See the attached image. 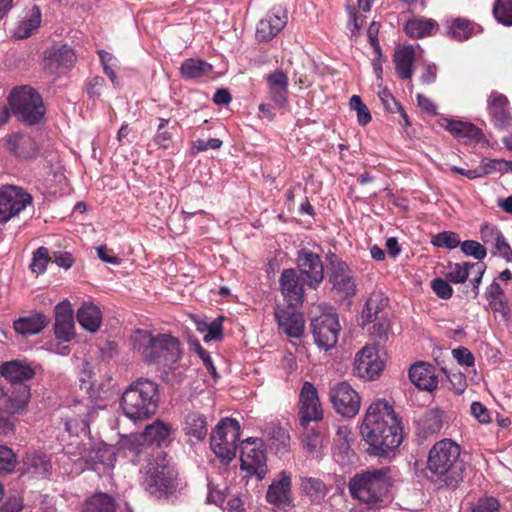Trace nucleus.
Instances as JSON below:
<instances>
[{"mask_svg":"<svg viewBox=\"0 0 512 512\" xmlns=\"http://www.w3.org/2000/svg\"><path fill=\"white\" fill-rule=\"evenodd\" d=\"M360 432L370 446V453L377 456L388 455L403 440L401 420L385 400H378L368 407Z\"/></svg>","mask_w":512,"mask_h":512,"instance_id":"1","label":"nucleus"},{"mask_svg":"<svg viewBox=\"0 0 512 512\" xmlns=\"http://www.w3.org/2000/svg\"><path fill=\"white\" fill-rule=\"evenodd\" d=\"M465 470L461 448L453 440H440L430 449L425 477L436 489L456 490L464 480Z\"/></svg>","mask_w":512,"mask_h":512,"instance_id":"2","label":"nucleus"},{"mask_svg":"<svg viewBox=\"0 0 512 512\" xmlns=\"http://www.w3.org/2000/svg\"><path fill=\"white\" fill-rule=\"evenodd\" d=\"M133 348L141 355L145 363L171 368L182 354L180 340L168 333L154 335L147 330H136L131 336Z\"/></svg>","mask_w":512,"mask_h":512,"instance_id":"3","label":"nucleus"},{"mask_svg":"<svg viewBox=\"0 0 512 512\" xmlns=\"http://www.w3.org/2000/svg\"><path fill=\"white\" fill-rule=\"evenodd\" d=\"M393 485L391 469L382 467L356 473L348 483L352 498L375 508L381 505Z\"/></svg>","mask_w":512,"mask_h":512,"instance_id":"4","label":"nucleus"},{"mask_svg":"<svg viewBox=\"0 0 512 512\" xmlns=\"http://www.w3.org/2000/svg\"><path fill=\"white\" fill-rule=\"evenodd\" d=\"M158 384L146 378H140L124 391L120 406L126 417L133 421H142L152 417L158 410Z\"/></svg>","mask_w":512,"mask_h":512,"instance_id":"5","label":"nucleus"},{"mask_svg":"<svg viewBox=\"0 0 512 512\" xmlns=\"http://www.w3.org/2000/svg\"><path fill=\"white\" fill-rule=\"evenodd\" d=\"M177 471L170 465L166 454L157 451L151 454L145 467L143 487L152 496L157 498L166 497L177 488Z\"/></svg>","mask_w":512,"mask_h":512,"instance_id":"6","label":"nucleus"},{"mask_svg":"<svg viewBox=\"0 0 512 512\" xmlns=\"http://www.w3.org/2000/svg\"><path fill=\"white\" fill-rule=\"evenodd\" d=\"M9 105L14 115L27 125L38 123L45 114L41 95L30 86L14 88L9 95Z\"/></svg>","mask_w":512,"mask_h":512,"instance_id":"7","label":"nucleus"},{"mask_svg":"<svg viewBox=\"0 0 512 512\" xmlns=\"http://www.w3.org/2000/svg\"><path fill=\"white\" fill-rule=\"evenodd\" d=\"M240 439V424L236 419L224 418L216 425L210 438V447L222 461H231Z\"/></svg>","mask_w":512,"mask_h":512,"instance_id":"8","label":"nucleus"},{"mask_svg":"<svg viewBox=\"0 0 512 512\" xmlns=\"http://www.w3.org/2000/svg\"><path fill=\"white\" fill-rule=\"evenodd\" d=\"M329 282L332 289L343 298L352 297L356 294V283L349 266L336 254L327 255Z\"/></svg>","mask_w":512,"mask_h":512,"instance_id":"9","label":"nucleus"},{"mask_svg":"<svg viewBox=\"0 0 512 512\" xmlns=\"http://www.w3.org/2000/svg\"><path fill=\"white\" fill-rule=\"evenodd\" d=\"M240 461L241 469L249 475H255L258 480H262L268 471L266 452L260 439L242 442Z\"/></svg>","mask_w":512,"mask_h":512,"instance_id":"10","label":"nucleus"},{"mask_svg":"<svg viewBox=\"0 0 512 512\" xmlns=\"http://www.w3.org/2000/svg\"><path fill=\"white\" fill-rule=\"evenodd\" d=\"M32 203V196L23 188L5 185L0 188V222L7 223Z\"/></svg>","mask_w":512,"mask_h":512,"instance_id":"11","label":"nucleus"},{"mask_svg":"<svg viewBox=\"0 0 512 512\" xmlns=\"http://www.w3.org/2000/svg\"><path fill=\"white\" fill-rule=\"evenodd\" d=\"M311 328L314 341L319 348L327 351L336 345L341 327L335 312L323 313L313 318Z\"/></svg>","mask_w":512,"mask_h":512,"instance_id":"12","label":"nucleus"},{"mask_svg":"<svg viewBox=\"0 0 512 512\" xmlns=\"http://www.w3.org/2000/svg\"><path fill=\"white\" fill-rule=\"evenodd\" d=\"M296 264L307 286L317 289L324 280V265L321 257L307 248H302L297 252Z\"/></svg>","mask_w":512,"mask_h":512,"instance_id":"13","label":"nucleus"},{"mask_svg":"<svg viewBox=\"0 0 512 512\" xmlns=\"http://www.w3.org/2000/svg\"><path fill=\"white\" fill-rule=\"evenodd\" d=\"M300 425L308 427L309 423L323 419V410L316 387L310 382H304L299 396Z\"/></svg>","mask_w":512,"mask_h":512,"instance_id":"14","label":"nucleus"},{"mask_svg":"<svg viewBox=\"0 0 512 512\" xmlns=\"http://www.w3.org/2000/svg\"><path fill=\"white\" fill-rule=\"evenodd\" d=\"M330 401L336 412L345 417H354L360 409V397L347 382H340L331 388Z\"/></svg>","mask_w":512,"mask_h":512,"instance_id":"15","label":"nucleus"},{"mask_svg":"<svg viewBox=\"0 0 512 512\" xmlns=\"http://www.w3.org/2000/svg\"><path fill=\"white\" fill-rule=\"evenodd\" d=\"M383 367L384 363L375 346L366 345L355 356L354 373L360 378L374 380Z\"/></svg>","mask_w":512,"mask_h":512,"instance_id":"16","label":"nucleus"},{"mask_svg":"<svg viewBox=\"0 0 512 512\" xmlns=\"http://www.w3.org/2000/svg\"><path fill=\"white\" fill-rule=\"evenodd\" d=\"M299 306L287 305L286 307L275 309V318L279 329L289 337L300 338L303 335L305 320Z\"/></svg>","mask_w":512,"mask_h":512,"instance_id":"17","label":"nucleus"},{"mask_svg":"<svg viewBox=\"0 0 512 512\" xmlns=\"http://www.w3.org/2000/svg\"><path fill=\"white\" fill-rule=\"evenodd\" d=\"M487 110L491 123L497 129H508L512 126L510 103L504 94L492 91L487 100Z\"/></svg>","mask_w":512,"mask_h":512,"instance_id":"18","label":"nucleus"},{"mask_svg":"<svg viewBox=\"0 0 512 512\" xmlns=\"http://www.w3.org/2000/svg\"><path fill=\"white\" fill-rule=\"evenodd\" d=\"M279 285L287 305H302L304 302V285L296 269H284L279 278Z\"/></svg>","mask_w":512,"mask_h":512,"instance_id":"19","label":"nucleus"},{"mask_svg":"<svg viewBox=\"0 0 512 512\" xmlns=\"http://www.w3.org/2000/svg\"><path fill=\"white\" fill-rule=\"evenodd\" d=\"M292 477L286 470L281 471L278 477L268 487L266 500L268 503L285 509L292 504L291 496Z\"/></svg>","mask_w":512,"mask_h":512,"instance_id":"20","label":"nucleus"},{"mask_svg":"<svg viewBox=\"0 0 512 512\" xmlns=\"http://www.w3.org/2000/svg\"><path fill=\"white\" fill-rule=\"evenodd\" d=\"M480 234L484 244L492 247V255L499 256L506 262L512 263V248L498 227L484 223L480 228Z\"/></svg>","mask_w":512,"mask_h":512,"instance_id":"21","label":"nucleus"},{"mask_svg":"<svg viewBox=\"0 0 512 512\" xmlns=\"http://www.w3.org/2000/svg\"><path fill=\"white\" fill-rule=\"evenodd\" d=\"M52 463L49 456L42 452H27L23 458L22 475L31 479H44L50 476Z\"/></svg>","mask_w":512,"mask_h":512,"instance_id":"22","label":"nucleus"},{"mask_svg":"<svg viewBox=\"0 0 512 512\" xmlns=\"http://www.w3.org/2000/svg\"><path fill=\"white\" fill-rule=\"evenodd\" d=\"M287 24V15L284 11H270L257 24L256 36L260 41L272 40Z\"/></svg>","mask_w":512,"mask_h":512,"instance_id":"23","label":"nucleus"},{"mask_svg":"<svg viewBox=\"0 0 512 512\" xmlns=\"http://www.w3.org/2000/svg\"><path fill=\"white\" fill-rule=\"evenodd\" d=\"M268 94L270 100L277 108H284L288 101L289 79L286 73L281 70L269 73L266 76Z\"/></svg>","mask_w":512,"mask_h":512,"instance_id":"24","label":"nucleus"},{"mask_svg":"<svg viewBox=\"0 0 512 512\" xmlns=\"http://www.w3.org/2000/svg\"><path fill=\"white\" fill-rule=\"evenodd\" d=\"M411 382L420 390L433 391L438 387L436 369L427 362H418L409 369Z\"/></svg>","mask_w":512,"mask_h":512,"instance_id":"25","label":"nucleus"},{"mask_svg":"<svg viewBox=\"0 0 512 512\" xmlns=\"http://www.w3.org/2000/svg\"><path fill=\"white\" fill-rule=\"evenodd\" d=\"M54 332L57 339L69 342L75 335L73 311L68 303L55 307Z\"/></svg>","mask_w":512,"mask_h":512,"instance_id":"26","label":"nucleus"},{"mask_svg":"<svg viewBox=\"0 0 512 512\" xmlns=\"http://www.w3.org/2000/svg\"><path fill=\"white\" fill-rule=\"evenodd\" d=\"M6 148L14 155L31 159L38 155L39 147L36 141L27 134L15 133L6 140Z\"/></svg>","mask_w":512,"mask_h":512,"instance_id":"27","label":"nucleus"},{"mask_svg":"<svg viewBox=\"0 0 512 512\" xmlns=\"http://www.w3.org/2000/svg\"><path fill=\"white\" fill-rule=\"evenodd\" d=\"M77 57L74 50L68 45H62L59 48L49 52L46 56L45 69L52 73L71 69L76 63Z\"/></svg>","mask_w":512,"mask_h":512,"instance_id":"28","label":"nucleus"},{"mask_svg":"<svg viewBox=\"0 0 512 512\" xmlns=\"http://www.w3.org/2000/svg\"><path fill=\"white\" fill-rule=\"evenodd\" d=\"M0 374L7 379L13 387L33 379L35 371L29 364L13 360L5 362L0 366Z\"/></svg>","mask_w":512,"mask_h":512,"instance_id":"29","label":"nucleus"},{"mask_svg":"<svg viewBox=\"0 0 512 512\" xmlns=\"http://www.w3.org/2000/svg\"><path fill=\"white\" fill-rule=\"evenodd\" d=\"M306 431L302 435L301 443L303 449L308 454L309 457L314 459H322L324 456V450L328 445V439L326 435L317 429L305 428Z\"/></svg>","mask_w":512,"mask_h":512,"instance_id":"30","label":"nucleus"},{"mask_svg":"<svg viewBox=\"0 0 512 512\" xmlns=\"http://www.w3.org/2000/svg\"><path fill=\"white\" fill-rule=\"evenodd\" d=\"M182 430L191 439L198 442L204 441L208 435L206 416L196 411L188 413L184 418Z\"/></svg>","mask_w":512,"mask_h":512,"instance_id":"31","label":"nucleus"},{"mask_svg":"<svg viewBox=\"0 0 512 512\" xmlns=\"http://www.w3.org/2000/svg\"><path fill=\"white\" fill-rule=\"evenodd\" d=\"M445 128L455 138H457L460 141H463L464 143H468L471 141L479 142L483 137L482 130L469 122L447 120Z\"/></svg>","mask_w":512,"mask_h":512,"instance_id":"32","label":"nucleus"},{"mask_svg":"<svg viewBox=\"0 0 512 512\" xmlns=\"http://www.w3.org/2000/svg\"><path fill=\"white\" fill-rule=\"evenodd\" d=\"M172 431L173 429L170 424L157 419L152 424L146 426L143 436L145 442L160 447L170 443Z\"/></svg>","mask_w":512,"mask_h":512,"instance_id":"33","label":"nucleus"},{"mask_svg":"<svg viewBox=\"0 0 512 512\" xmlns=\"http://www.w3.org/2000/svg\"><path fill=\"white\" fill-rule=\"evenodd\" d=\"M415 61V50L408 45L397 49L394 53L396 73L403 80H410L413 75V64Z\"/></svg>","mask_w":512,"mask_h":512,"instance_id":"34","label":"nucleus"},{"mask_svg":"<svg viewBox=\"0 0 512 512\" xmlns=\"http://www.w3.org/2000/svg\"><path fill=\"white\" fill-rule=\"evenodd\" d=\"M77 320L87 331L96 332L102 323V312L97 305L85 302L77 311Z\"/></svg>","mask_w":512,"mask_h":512,"instance_id":"35","label":"nucleus"},{"mask_svg":"<svg viewBox=\"0 0 512 512\" xmlns=\"http://www.w3.org/2000/svg\"><path fill=\"white\" fill-rule=\"evenodd\" d=\"M117 502L105 492H95L82 504L80 512H116Z\"/></svg>","mask_w":512,"mask_h":512,"instance_id":"36","label":"nucleus"},{"mask_svg":"<svg viewBox=\"0 0 512 512\" xmlns=\"http://www.w3.org/2000/svg\"><path fill=\"white\" fill-rule=\"evenodd\" d=\"M388 305V298L381 292L372 293L365 302L362 310L363 325L372 323L383 315L384 309Z\"/></svg>","mask_w":512,"mask_h":512,"instance_id":"37","label":"nucleus"},{"mask_svg":"<svg viewBox=\"0 0 512 512\" xmlns=\"http://www.w3.org/2000/svg\"><path fill=\"white\" fill-rule=\"evenodd\" d=\"M448 28V35L459 42L468 40L473 34L482 31L479 25L461 17L451 20Z\"/></svg>","mask_w":512,"mask_h":512,"instance_id":"38","label":"nucleus"},{"mask_svg":"<svg viewBox=\"0 0 512 512\" xmlns=\"http://www.w3.org/2000/svg\"><path fill=\"white\" fill-rule=\"evenodd\" d=\"M30 398L31 389L26 383H20L18 386H13L7 404L8 412L12 415L20 414L28 406Z\"/></svg>","mask_w":512,"mask_h":512,"instance_id":"39","label":"nucleus"},{"mask_svg":"<svg viewBox=\"0 0 512 512\" xmlns=\"http://www.w3.org/2000/svg\"><path fill=\"white\" fill-rule=\"evenodd\" d=\"M47 324V317L42 313H37L16 320L14 322V329L17 333L22 335H34L40 333Z\"/></svg>","mask_w":512,"mask_h":512,"instance_id":"40","label":"nucleus"},{"mask_svg":"<svg viewBox=\"0 0 512 512\" xmlns=\"http://www.w3.org/2000/svg\"><path fill=\"white\" fill-rule=\"evenodd\" d=\"M300 489L314 503H320L329 492L327 485L315 477H302Z\"/></svg>","mask_w":512,"mask_h":512,"instance_id":"41","label":"nucleus"},{"mask_svg":"<svg viewBox=\"0 0 512 512\" xmlns=\"http://www.w3.org/2000/svg\"><path fill=\"white\" fill-rule=\"evenodd\" d=\"M212 65L199 58L186 59L180 67V73L187 80L204 77L212 72Z\"/></svg>","mask_w":512,"mask_h":512,"instance_id":"42","label":"nucleus"},{"mask_svg":"<svg viewBox=\"0 0 512 512\" xmlns=\"http://www.w3.org/2000/svg\"><path fill=\"white\" fill-rule=\"evenodd\" d=\"M437 26L433 19L413 18L406 22L404 31L410 38L419 39L432 35Z\"/></svg>","mask_w":512,"mask_h":512,"instance_id":"43","label":"nucleus"},{"mask_svg":"<svg viewBox=\"0 0 512 512\" xmlns=\"http://www.w3.org/2000/svg\"><path fill=\"white\" fill-rule=\"evenodd\" d=\"M41 24V10L38 6L34 5L29 13V16L22 20L14 31V36L17 39H26L30 37Z\"/></svg>","mask_w":512,"mask_h":512,"instance_id":"44","label":"nucleus"},{"mask_svg":"<svg viewBox=\"0 0 512 512\" xmlns=\"http://www.w3.org/2000/svg\"><path fill=\"white\" fill-rule=\"evenodd\" d=\"M169 123L170 118H159V124L153 137L154 143L163 149H168L171 147L173 143L172 130L178 124L177 121H174L173 125L168 127Z\"/></svg>","mask_w":512,"mask_h":512,"instance_id":"45","label":"nucleus"},{"mask_svg":"<svg viewBox=\"0 0 512 512\" xmlns=\"http://www.w3.org/2000/svg\"><path fill=\"white\" fill-rule=\"evenodd\" d=\"M477 263H455L450 264V271L446 274V279L454 284L464 283L468 276L470 268H475Z\"/></svg>","mask_w":512,"mask_h":512,"instance_id":"46","label":"nucleus"},{"mask_svg":"<svg viewBox=\"0 0 512 512\" xmlns=\"http://www.w3.org/2000/svg\"><path fill=\"white\" fill-rule=\"evenodd\" d=\"M492 12L499 23L512 26V0H496Z\"/></svg>","mask_w":512,"mask_h":512,"instance_id":"47","label":"nucleus"},{"mask_svg":"<svg viewBox=\"0 0 512 512\" xmlns=\"http://www.w3.org/2000/svg\"><path fill=\"white\" fill-rule=\"evenodd\" d=\"M431 243L436 247L454 249L461 244V239L456 232L444 231L434 235Z\"/></svg>","mask_w":512,"mask_h":512,"instance_id":"48","label":"nucleus"},{"mask_svg":"<svg viewBox=\"0 0 512 512\" xmlns=\"http://www.w3.org/2000/svg\"><path fill=\"white\" fill-rule=\"evenodd\" d=\"M511 165H512L511 161H506V160H503V159L484 158L480 162L479 166H477V169H478V172H479V176L481 178V177L493 174V173H495L497 171L502 172L503 171V166L508 167V166H511Z\"/></svg>","mask_w":512,"mask_h":512,"instance_id":"49","label":"nucleus"},{"mask_svg":"<svg viewBox=\"0 0 512 512\" xmlns=\"http://www.w3.org/2000/svg\"><path fill=\"white\" fill-rule=\"evenodd\" d=\"M17 456L11 448L0 445V474L11 473L17 465Z\"/></svg>","mask_w":512,"mask_h":512,"instance_id":"50","label":"nucleus"},{"mask_svg":"<svg viewBox=\"0 0 512 512\" xmlns=\"http://www.w3.org/2000/svg\"><path fill=\"white\" fill-rule=\"evenodd\" d=\"M350 108L357 113V121L359 125L366 126L372 119L368 107L363 103L358 95H353L349 101Z\"/></svg>","mask_w":512,"mask_h":512,"instance_id":"51","label":"nucleus"},{"mask_svg":"<svg viewBox=\"0 0 512 512\" xmlns=\"http://www.w3.org/2000/svg\"><path fill=\"white\" fill-rule=\"evenodd\" d=\"M49 251L46 247H39L34 253L30 269L32 272L42 274L45 272L47 264L50 262Z\"/></svg>","mask_w":512,"mask_h":512,"instance_id":"52","label":"nucleus"},{"mask_svg":"<svg viewBox=\"0 0 512 512\" xmlns=\"http://www.w3.org/2000/svg\"><path fill=\"white\" fill-rule=\"evenodd\" d=\"M460 247L465 255L471 256L478 261L483 260L487 255L485 246L475 240L461 242Z\"/></svg>","mask_w":512,"mask_h":512,"instance_id":"53","label":"nucleus"},{"mask_svg":"<svg viewBox=\"0 0 512 512\" xmlns=\"http://www.w3.org/2000/svg\"><path fill=\"white\" fill-rule=\"evenodd\" d=\"M500 502L496 497L483 496L478 499L470 512H500Z\"/></svg>","mask_w":512,"mask_h":512,"instance_id":"54","label":"nucleus"},{"mask_svg":"<svg viewBox=\"0 0 512 512\" xmlns=\"http://www.w3.org/2000/svg\"><path fill=\"white\" fill-rule=\"evenodd\" d=\"M374 322L375 323L372 326L371 335L374 339L380 342L386 341L388 339V333L390 330V322L388 318L384 315H381V317Z\"/></svg>","mask_w":512,"mask_h":512,"instance_id":"55","label":"nucleus"},{"mask_svg":"<svg viewBox=\"0 0 512 512\" xmlns=\"http://www.w3.org/2000/svg\"><path fill=\"white\" fill-rule=\"evenodd\" d=\"M194 351L197 353L199 358L202 360L203 365L209 372V374L213 377L214 380L219 379V374L217 373L216 367L213 364L212 358L210 354L201 346V344L196 341L194 344Z\"/></svg>","mask_w":512,"mask_h":512,"instance_id":"56","label":"nucleus"},{"mask_svg":"<svg viewBox=\"0 0 512 512\" xmlns=\"http://www.w3.org/2000/svg\"><path fill=\"white\" fill-rule=\"evenodd\" d=\"M431 288L433 292L443 300H448L453 295L452 287L446 280L442 278L433 279L431 282Z\"/></svg>","mask_w":512,"mask_h":512,"instance_id":"57","label":"nucleus"},{"mask_svg":"<svg viewBox=\"0 0 512 512\" xmlns=\"http://www.w3.org/2000/svg\"><path fill=\"white\" fill-rule=\"evenodd\" d=\"M223 338L222 318H216L207 325V333L204 335V341L221 340Z\"/></svg>","mask_w":512,"mask_h":512,"instance_id":"58","label":"nucleus"},{"mask_svg":"<svg viewBox=\"0 0 512 512\" xmlns=\"http://www.w3.org/2000/svg\"><path fill=\"white\" fill-rule=\"evenodd\" d=\"M378 95L383 106L388 112L396 113V110L400 109V103L394 98L387 88L381 89Z\"/></svg>","mask_w":512,"mask_h":512,"instance_id":"59","label":"nucleus"},{"mask_svg":"<svg viewBox=\"0 0 512 512\" xmlns=\"http://www.w3.org/2000/svg\"><path fill=\"white\" fill-rule=\"evenodd\" d=\"M222 146V141L218 138H211L209 140L197 139L192 144L193 153H200L208 149H219Z\"/></svg>","mask_w":512,"mask_h":512,"instance_id":"60","label":"nucleus"},{"mask_svg":"<svg viewBox=\"0 0 512 512\" xmlns=\"http://www.w3.org/2000/svg\"><path fill=\"white\" fill-rule=\"evenodd\" d=\"M452 354L460 365L471 367L475 363L474 355L466 347L460 346L454 349Z\"/></svg>","mask_w":512,"mask_h":512,"instance_id":"61","label":"nucleus"},{"mask_svg":"<svg viewBox=\"0 0 512 512\" xmlns=\"http://www.w3.org/2000/svg\"><path fill=\"white\" fill-rule=\"evenodd\" d=\"M271 439L274 441V444L277 445L278 450L280 448L287 450L290 445V435L285 429L281 427H276L273 429Z\"/></svg>","mask_w":512,"mask_h":512,"instance_id":"62","label":"nucleus"},{"mask_svg":"<svg viewBox=\"0 0 512 512\" xmlns=\"http://www.w3.org/2000/svg\"><path fill=\"white\" fill-rule=\"evenodd\" d=\"M379 31H380V23L376 22V21H372V23L370 24V26L368 28L367 36H368V41H369L370 45L372 46L375 54H380L381 46H380L379 39H378Z\"/></svg>","mask_w":512,"mask_h":512,"instance_id":"63","label":"nucleus"},{"mask_svg":"<svg viewBox=\"0 0 512 512\" xmlns=\"http://www.w3.org/2000/svg\"><path fill=\"white\" fill-rule=\"evenodd\" d=\"M471 413L480 423H489L491 421L488 409L481 402L471 404Z\"/></svg>","mask_w":512,"mask_h":512,"instance_id":"64","label":"nucleus"}]
</instances>
